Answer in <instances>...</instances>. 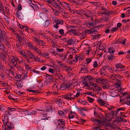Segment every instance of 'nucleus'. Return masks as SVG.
<instances>
[{
  "instance_id": "49",
  "label": "nucleus",
  "mask_w": 130,
  "mask_h": 130,
  "mask_svg": "<svg viewBox=\"0 0 130 130\" xmlns=\"http://www.w3.org/2000/svg\"><path fill=\"white\" fill-rule=\"evenodd\" d=\"M17 87L19 88H21L23 86L22 85H21L22 83H20V82H19L18 83H17Z\"/></svg>"
},
{
  "instance_id": "63",
  "label": "nucleus",
  "mask_w": 130,
  "mask_h": 130,
  "mask_svg": "<svg viewBox=\"0 0 130 130\" xmlns=\"http://www.w3.org/2000/svg\"><path fill=\"white\" fill-rule=\"evenodd\" d=\"M17 8L19 11H20L22 9V6L20 4H19Z\"/></svg>"
},
{
  "instance_id": "9",
  "label": "nucleus",
  "mask_w": 130,
  "mask_h": 130,
  "mask_svg": "<svg viewBox=\"0 0 130 130\" xmlns=\"http://www.w3.org/2000/svg\"><path fill=\"white\" fill-rule=\"evenodd\" d=\"M69 32H70V34H72L73 35H76L77 36H79L80 35L79 33L77 31L74 29H70L69 30Z\"/></svg>"
},
{
  "instance_id": "44",
  "label": "nucleus",
  "mask_w": 130,
  "mask_h": 130,
  "mask_svg": "<svg viewBox=\"0 0 130 130\" xmlns=\"http://www.w3.org/2000/svg\"><path fill=\"white\" fill-rule=\"evenodd\" d=\"M36 53L39 54L40 55L41 52V51L40 50L36 47V48L34 49V50Z\"/></svg>"
},
{
  "instance_id": "58",
  "label": "nucleus",
  "mask_w": 130,
  "mask_h": 130,
  "mask_svg": "<svg viewBox=\"0 0 130 130\" xmlns=\"http://www.w3.org/2000/svg\"><path fill=\"white\" fill-rule=\"evenodd\" d=\"M30 113L31 115L36 114L37 113V112L35 110H31L30 111Z\"/></svg>"
},
{
  "instance_id": "16",
  "label": "nucleus",
  "mask_w": 130,
  "mask_h": 130,
  "mask_svg": "<svg viewBox=\"0 0 130 130\" xmlns=\"http://www.w3.org/2000/svg\"><path fill=\"white\" fill-rule=\"evenodd\" d=\"M5 125H6L7 126L9 130H11V129H12V126L13 125L10 122H7Z\"/></svg>"
},
{
  "instance_id": "3",
  "label": "nucleus",
  "mask_w": 130,
  "mask_h": 130,
  "mask_svg": "<svg viewBox=\"0 0 130 130\" xmlns=\"http://www.w3.org/2000/svg\"><path fill=\"white\" fill-rule=\"evenodd\" d=\"M128 98L127 97H124L122 100L120 99V102L122 103L123 104H126L128 105H130V100H129L128 98L130 99V96H128Z\"/></svg>"
},
{
  "instance_id": "13",
  "label": "nucleus",
  "mask_w": 130,
  "mask_h": 130,
  "mask_svg": "<svg viewBox=\"0 0 130 130\" xmlns=\"http://www.w3.org/2000/svg\"><path fill=\"white\" fill-rule=\"evenodd\" d=\"M112 77L114 78H115L117 80V82L118 83L121 81L120 79H121L122 77L119 74H113Z\"/></svg>"
},
{
  "instance_id": "38",
  "label": "nucleus",
  "mask_w": 130,
  "mask_h": 130,
  "mask_svg": "<svg viewBox=\"0 0 130 130\" xmlns=\"http://www.w3.org/2000/svg\"><path fill=\"white\" fill-rule=\"evenodd\" d=\"M5 116L6 117H8V116H10L11 114V113L8 111H5Z\"/></svg>"
},
{
  "instance_id": "54",
  "label": "nucleus",
  "mask_w": 130,
  "mask_h": 130,
  "mask_svg": "<svg viewBox=\"0 0 130 130\" xmlns=\"http://www.w3.org/2000/svg\"><path fill=\"white\" fill-rule=\"evenodd\" d=\"M93 129L94 130H104L101 128L99 126H95L93 127Z\"/></svg>"
},
{
  "instance_id": "11",
  "label": "nucleus",
  "mask_w": 130,
  "mask_h": 130,
  "mask_svg": "<svg viewBox=\"0 0 130 130\" xmlns=\"http://www.w3.org/2000/svg\"><path fill=\"white\" fill-rule=\"evenodd\" d=\"M17 58V57L15 56H12L11 57L9 58V60L10 64L12 65L14 64L16 61V59Z\"/></svg>"
},
{
  "instance_id": "1",
  "label": "nucleus",
  "mask_w": 130,
  "mask_h": 130,
  "mask_svg": "<svg viewBox=\"0 0 130 130\" xmlns=\"http://www.w3.org/2000/svg\"><path fill=\"white\" fill-rule=\"evenodd\" d=\"M65 3L62 2H60L59 0H56L52 4V6H53L55 8L58 9L59 10L63 9L61 8L60 5H63V3Z\"/></svg>"
},
{
  "instance_id": "2",
  "label": "nucleus",
  "mask_w": 130,
  "mask_h": 130,
  "mask_svg": "<svg viewBox=\"0 0 130 130\" xmlns=\"http://www.w3.org/2000/svg\"><path fill=\"white\" fill-rule=\"evenodd\" d=\"M46 80L49 83H53V85H56L58 84L56 80L54 79L53 77L48 74H46Z\"/></svg>"
},
{
  "instance_id": "50",
  "label": "nucleus",
  "mask_w": 130,
  "mask_h": 130,
  "mask_svg": "<svg viewBox=\"0 0 130 130\" xmlns=\"http://www.w3.org/2000/svg\"><path fill=\"white\" fill-rule=\"evenodd\" d=\"M34 60L35 61H38L39 62H41L40 61V59L37 56L35 57V58H34Z\"/></svg>"
},
{
  "instance_id": "18",
  "label": "nucleus",
  "mask_w": 130,
  "mask_h": 130,
  "mask_svg": "<svg viewBox=\"0 0 130 130\" xmlns=\"http://www.w3.org/2000/svg\"><path fill=\"white\" fill-rule=\"evenodd\" d=\"M21 76L20 74H17L16 73L15 76V78L17 79L16 81L18 82L21 81Z\"/></svg>"
},
{
  "instance_id": "43",
  "label": "nucleus",
  "mask_w": 130,
  "mask_h": 130,
  "mask_svg": "<svg viewBox=\"0 0 130 130\" xmlns=\"http://www.w3.org/2000/svg\"><path fill=\"white\" fill-rule=\"evenodd\" d=\"M87 98L88 99V101L90 103H92L94 100L93 99L90 98L89 97H88Z\"/></svg>"
},
{
  "instance_id": "26",
  "label": "nucleus",
  "mask_w": 130,
  "mask_h": 130,
  "mask_svg": "<svg viewBox=\"0 0 130 130\" xmlns=\"http://www.w3.org/2000/svg\"><path fill=\"white\" fill-rule=\"evenodd\" d=\"M6 48L5 47L4 45L1 43V41L0 42V49L3 51L4 52H5V49Z\"/></svg>"
},
{
  "instance_id": "62",
  "label": "nucleus",
  "mask_w": 130,
  "mask_h": 130,
  "mask_svg": "<svg viewBox=\"0 0 130 130\" xmlns=\"http://www.w3.org/2000/svg\"><path fill=\"white\" fill-rule=\"evenodd\" d=\"M24 51H24L22 49V50L21 51H18V52L19 53H20L21 55L23 56L25 53Z\"/></svg>"
},
{
  "instance_id": "10",
  "label": "nucleus",
  "mask_w": 130,
  "mask_h": 130,
  "mask_svg": "<svg viewBox=\"0 0 130 130\" xmlns=\"http://www.w3.org/2000/svg\"><path fill=\"white\" fill-rule=\"evenodd\" d=\"M93 123L97 125L103 124V122L101 121L100 120H98L95 119H92L91 120Z\"/></svg>"
},
{
  "instance_id": "17",
  "label": "nucleus",
  "mask_w": 130,
  "mask_h": 130,
  "mask_svg": "<svg viewBox=\"0 0 130 130\" xmlns=\"http://www.w3.org/2000/svg\"><path fill=\"white\" fill-rule=\"evenodd\" d=\"M115 67L117 69L119 68L122 69L125 68V66L124 65L121 63H117L115 65Z\"/></svg>"
},
{
  "instance_id": "53",
  "label": "nucleus",
  "mask_w": 130,
  "mask_h": 130,
  "mask_svg": "<svg viewBox=\"0 0 130 130\" xmlns=\"http://www.w3.org/2000/svg\"><path fill=\"white\" fill-rule=\"evenodd\" d=\"M78 60H79V61L80 62L83 60V57L82 56H77Z\"/></svg>"
},
{
  "instance_id": "6",
  "label": "nucleus",
  "mask_w": 130,
  "mask_h": 130,
  "mask_svg": "<svg viewBox=\"0 0 130 130\" xmlns=\"http://www.w3.org/2000/svg\"><path fill=\"white\" fill-rule=\"evenodd\" d=\"M58 84L56 85H53L52 87V89L53 91V94L55 95H58V93L57 92L58 91Z\"/></svg>"
},
{
  "instance_id": "8",
  "label": "nucleus",
  "mask_w": 130,
  "mask_h": 130,
  "mask_svg": "<svg viewBox=\"0 0 130 130\" xmlns=\"http://www.w3.org/2000/svg\"><path fill=\"white\" fill-rule=\"evenodd\" d=\"M118 91H119L118 90H115L112 91H110L109 92L110 93L109 95L110 96L114 97L117 96L118 95L119 96L118 93Z\"/></svg>"
},
{
  "instance_id": "60",
  "label": "nucleus",
  "mask_w": 130,
  "mask_h": 130,
  "mask_svg": "<svg viewBox=\"0 0 130 130\" xmlns=\"http://www.w3.org/2000/svg\"><path fill=\"white\" fill-rule=\"evenodd\" d=\"M85 82H84L83 83V84H85L84 86L86 87H89L90 86V85L88 83L86 82V81Z\"/></svg>"
},
{
  "instance_id": "34",
  "label": "nucleus",
  "mask_w": 130,
  "mask_h": 130,
  "mask_svg": "<svg viewBox=\"0 0 130 130\" xmlns=\"http://www.w3.org/2000/svg\"><path fill=\"white\" fill-rule=\"evenodd\" d=\"M58 113L59 115L62 117H63L64 116V113L61 110H59L58 111Z\"/></svg>"
},
{
  "instance_id": "52",
  "label": "nucleus",
  "mask_w": 130,
  "mask_h": 130,
  "mask_svg": "<svg viewBox=\"0 0 130 130\" xmlns=\"http://www.w3.org/2000/svg\"><path fill=\"white\" fill-rule=\"evenodd\" d=\"M121 117H120L118 116L117 117L115 118L116 120L119 122H121Z\"/></svg>"
},
{
  "instance_id": "51",
  "label": "nucleus",
  "mask_w": 130,
  "mask_h": 130,
  "mask_svg": "<svg viewBox=\"0 0 130 130\" xmlns=\"http://www.w3.org/2000/svg\"><path fill=\"white\" fill-rule=\"evenodd\" d=\"M117 112L118 113V112L121 110H125L124 108L123 107H122L121 108H119L118 109H117Z\"/></svg>"
},
{
  "instance_id": "5",
  "label": "nucleus",
  "mask_w": 130,
  "mask_h": 130,
  "mask_svg": "<svg viewBox=\"0 0 130 130\" xmlns=\"http://www.w3.org/2000/svg\"><path fill=\"white\" fill-rule=\"evenodd\" d=\"M65 120L61 119L57 120L58 127L59 126L61 127H63L65 126Z\"/></svg>"
},
{
  "instance_id": "21",
  "label": "nucleus",
  "mask_w": 130,
  "mask_h": 130,
  "mask_svg": "<svg viewBox=\"0 0 130 130\" xmlns=\"http://www.w3.org/2000/svg\"><path fill=\"white\" fill-rule=\"evenodd\" d=\"M108 52L110 54H113L115 53V50L112 47H110L108 49Z\"/></svg>"
},
{
  "instance_id": "29",
  "label": "nucleus",
  "mask_w": 130,
  "mask_h": 130,
  "mask_svg": "<svg viewBox=\"0 0 130 130\" xmlns=\"http://www.w3.org/2000/svg\"><path fill=\"white\" fill-rule=\"evenodd\" d=\"M91 79V77L90 76H87L86 77H84L83 78L84 81H87Z\"/></svg>"
},
{
  "instance_id": "39",
  "label": "nucleus",
  "mask_w": 130,
  "mask_h": 130,
  "mask_svg": "<svg viewBox=\"0 0 130 130\" xmlns=\"http://www.w3.org/2000/svg\"><path fill=\"white\" fill-rule=\"evenodd\" d=\"M98 65L97 61H95L94 62L93 64V67L94 68H96L98 67Z\"/></svg>"
},
{
  "instance_id": "48",
  "label": "nucleus",
  "mask_w": 130,
  "mask_h": 130,
  "mask_svg": "<svg viewBox=\"0 0 130 130\" xmlns=\"http://www.w3.org/2000/svg\"><path fill=\"white\" fill-rule=\"evenodd\" d=\"M54 14L56 16H58L59 15V12L57 10H56L54 12H53Z\"/></svg>"
},
{
  "instance_id": "36",
  "label": "nucleus",
  "mask_w": 130,
  "mask_h": 130,
  "mask_svg": "<svg viewBox=\"0 0 130 130\" xmlns=\"http://www.w3.org/2000/svg\"><path fill=\"white\" fill-rule=\"evenodd\" d=\"M45 25H44L45 27H47L49 24L50 23L49 20L48 19L46 20L45 21Z\"/></svg>"
},
{
  "instance_id": "12",
  "label": "nucleus",
  "mask_w": 130,
  "mask_h": 130,
  "mask_svg": "<svg viewBox=\"0 0 130 130\" xmlns=\"http://www.w3.org/2000/svg\"><path fill=\"white\" fill-rule=\"evenodd\" d=\"M0 12L3 14H5L4 5L1 0H0Z\"/></svg>"
},
{
  "instance_id": "25",
  "label": "nucleus",
  "mask_w": 130,
  "mask_h": 130,
  "mask_svg": "<svg viewBox=\"0 0 130 130\" xmlns=\"http://www.w3.org/2000/svg\"><path fill=\"white\" fill-rule=\"evenodd\" d=\"M77 102L84 105H85L86 103H87L86 100H81L80 99L78 100Z\"/></svg>"
},
{
  "instance_id": "42",
  "label": "nucleus",
  "mask_w": 130,
  "mask_h": 130,
  "mask_svg": "<svg viewBox=\"0 0 130 130\" xmlns=\"http://www.w3.org/2000/svg\"><path fill=\"white\" fill-rule=\"evenodd\" d=\"M102 80V78H98L96 79V82L98 84H101L102 82L101 81Z\"/></svg>"
},
{
  "instance_id": "15",
  "label": "nucleus",
  "mask_w": 130,
  "mask_h": 130,
  "mask_svg": "<svg viewBox=\"0 0 130 130\" xmlns=\"http://www.w3.org/2000/svg\"><path fill=\"white\" fill-rule=\"evenodd\" d=\"M94 115L95 116L100 119H102L103 118V116L102 113L96 112L95 111H94Z\"/></svg>"
},
{
  "instance_id": "64",
  "label": "nucleus",
  "mask_w": 130,
  "mask_h": 130,
  "mask_svg": "<svg viewBox=\"0 0 130 130\" xmlns=\"http://www.w3.org/2000/svg\"><path fill=\"white\" fill-rule=\"evenodd\" d=\"M118 29V28L117 27H115L112 28V29L111 30V32H113L115 31H116Z\"/></svg>"
},
{
  "instance_id": "14",
  "label": "nucleus",
  "mask_w": 130,
  "mask_h": 130,
  "mask_svg": "<svg viewBox=\"0 0 130 130\" xmlns=\"http://www.w3.org/2000/svg\"><path fill=\"white\" fill-rule=\"evenodd\" d=\"M118 114V113L117 111L114 110H112L111 111H110L109 113H108L109 116L111 115L113 117H116Z\"/></svg>"
},
{
  "instance_id": "27",
  "label": "nucleus",
  "mask_w": 130,
  "mask_h": 130,
  "mask_svg": "<svg viewBox=\"0 0 130 130\" xmlns=\"http://www.w3.org/2000/svg\"><path fill=\"white\" fill-rule=\"evenodd\" d=\"M68 45H70L73 44L75 42L74 41L70 39L69 40H67V41Z\"/></svg>"
},
{
  "instance_id": "4",
  "label": "nucleus",
  "mask_w": 130,
  "mask_h": 130,
  "mask_svg": "<svg viewBox=\"0 0 130 130\" xmlns=\"http://www.w3.org/2000/svg\"><path fill=\"white\" fill-rule=\"evenodd\" d=\"M74 95L72 94L68 93L64 95L63 97L64 98L69 100H73L74 99Z\"/></svg>"
},
{
  "instance_id": "47",
  "label": "nucleus",
  "mask_w": 130,
  "mask_h": 130,
  "mask_svg": "<svg viewBox=\"0 0 130 130\" xmlns=\"http://www.w3.org/2000/svg\"><path fill=\"white\" fill-rule=\"evenodd\" d=\"M28 55H29L30 57L29 58L30 59H31L32 58H34V59L35 58V56L34 55L30 52L29 53V54H28Z\"/></svg>"
},
{
  "instance_id": "33",
  "label": "nucleus",
  "mask_w": 130,
  "mask_h": 130,
  "mask_svg": "<svg viewBox=\"0 0 130 130\" xmlns=\"http://www.w3.org/2000/svg\"><path fill=\"white\" fill-rule=\"evenodd\" d=\"M73 113H74L75 114V113L74 112H72V111H71L70 114L69 115V117L70 119H73L74 118V116L72 115Z\"/></svg>"
},
{
  "instance_id": "46",
  "label": "nucleus",
  "mask_w": 130,
  "mask_h": 130,
  "mask_svg": "<svg viewBox=\"0 0 130 130\" xmlns=\"http://www.w3.org/2000/svg\"><path fill=\"white\" fill-rule=\"evenodd\" d=\"M5 43L6 44V45L7 46H8L9 47H10L11 45L10 44L9 42L8 41H7V40H6L5 41Z\"/></svg>"
},
{
  "instance_id": "55",
  "label": "nucleus",
  "mask_w": 130,
  "mask_h": 130,
  "mask_svg": "<svg viewBox=\"0 0 130 130\" xmlns=\"http://www.w3.org/2000/svg\"><path fill=\"white\" fill-rule=\"evenodd\" d=\"M82 45H84L85 46H87V48L89 49H91V47L90 46L89 44L88 43H85L84 44H83Z\"/></svg>"
},
{
  "instance_id": "56",
  "label": "nucleus",
  "mask_w": 130,
  "mask_h": 130,
  "mask_svg": "<svg viewBox=\"0 0 130 130\" xmlns=\"http://www.w3.org/2000/svg\"><path fill=\"white\" fill-rule=\"evenodd\" d=\"M33 9L35 11H37L39 9V7L38 5L36 4L34 6V7L33 8Z\"/></svg>"
},
{
  "instance_id": "41",
  "label": "nucleus",
  "mask_w": 130,
  "mask_h": 130,
  "mask_svg": "<svg viewBox=\"0 0 130 130\" xmlns=\"http://www.w3.org/2000/svg\"><path fill=\"white\" fill-rule=\"evenodd\" d=\"M25 66L26 70L27 71H28L29 70H30V69H31V68L29 67V66L28 64H25Z\"/></svg>"
},
{
  "instance_id": "7",
  "label": "nucleus",
  "mask_w": 130,
  "mask_h": 130,
  "mask_svg": "<svg viewBox=\"0 0 130 130\" xmlns=\"http://www.w3.org/2000/svg\"><path fill=\"white\" fill-rule=\"evenodd\" d=\"M34 38L36 42L40 46H44L45 45V43L44 42L34 37Z\"/></svg>"
},
{
  "instance_id": "24",
  "label": "nucleus",
  "mask_w": 130,
  "mask_h": 130,
  "mask_svg": "<svg viewBox=\"0 0 130 130\" xmlns=\"http://www.w3.org/2000/svg\"><path fill=\"white\" fill-rule=\"evenodd\" d=\"M83 14L85 16L88 18V19H89V18H90V19H91L92 20L93 19L92 17L90 16L91 14H89L87 13H86V12H83Z\"/></svg>"
},
{
  "instance_id": "22",
  "label": "nucleus",
  "mask_w": 130,
  "mask_h": 130,
  "mask_svg": "<svg viewBox=\"0 0 130 130\" xmlns=\"http://www.w3.org/2000/svg\"><path fill=\"white\" fill-rule=\"evenodd\" d=\"M92 86H94V87L95 88V89L97 91H101L102 90V88L101 87H98L97 86H96V84H92Z\"/></svg>"
},
{
  "instance_id": "37",
  "label": "nucleus",
  "mask_w": 130,
  "mask_h": 130,
  "mask_svg": "<svg viewBox=\"0 0 130 130\" xmlns=\"http://www.w3.org/2000/svg\"><path fill=\"white\" fill-rule=\"evenodd\" d=\"M84 33L85 34H91V29H87L85 30L84 32Z\"/></svg>"
},
{
  "instance_id": "59",
  "label": "nucleus",
  "mask_w": 130,
  "mask_h": 130,
  "mask_svg": "<svg viewBox=\"0 0 130 130\" xmlns=\"http://www.w3.org/2000/svg\"><path fill=\"white\" fill-rule=\"evenodd\" d=\"M107 58L108 59L111 60L114 58V56L112 55H108Z\"/></svg>"
},
{
  "instance_id": "45",
  "label": "nucleus",
  "mask_w": 130,
  "mask_h": 130,
  "mask_svg": "<svg viewBox=\"0 0 130 130\" xmlns=\"http://www.w3.org/2000/svg\"><path fill=\"white\" fill-rule=\"evenodd\" d=\"M72 121L73 122H74L78 124L79 123L78 121V120L75 118H73Z\"/></svg>"
},
{
  "instance_id": "57",
  "label": "nucleus",
  "mask_w": 130,
  "mask_h": 130,
  "mask_svg": "<svg viewBox=\"0 0 130 130\" xmlns=\"http://www.w3.org/2000/svg\"><path fill=\"white\" fill-rule=\"evenodd\" d=\"M115 107L113 106H109L107 107L108 109L109 110V111H111L112 110V109L114 108Z\"/></svg>"
},
{
  "instance_id": "32",
  "label": "nucleus",
  "mask_w": 130,
  "mask_h": 130,
  "mask_svg": "<svg viewBox=\"0 0 130 130\" xmlns=\"http://www.w3.org/2000/svg\"><path fill=\"white\" fill-rule=\"evenodd\" d=\"M103 69H104L106 70H107L109 71L110 70H112L111 67H110V66L108 65H106L104 66V67L103 68Z\"/></svg>"
},
{
  "instance_id": "30",
  "label": "nucleus",
  "mask_w": 130,
  "mask_h": 130,
  "mask_svg": "<svg viewBox=\"0 0 130 130\" xmlns=\"http://www.w3.org/2000/svg\"><path fill=\"white\" fill-rule=\"evenodd\" d=\"M28 91L30 92H32V93H34L35 94H36L39 93V92H38V91L37 90H32L29 89H28Z\"/></svg>"
},
{
  "instance_id": "23",
  "label": "nucleus",
  "mask_w": 130,
  "mask_h": 130,
  "mask_svg": "<svg viewBox=\"0 0 130 130\" xmlns=\"http://www.w3.org/2000/svg\"><path fill=\"white\" fill-rule=\"evenodd\" d=\"M97 102L101 105L103 106L105 101H104L103 100L100 99L97 100Z\"/></svg>"
},
{
  "instance_id": "35",
  "label": "nucleus",
  "mask_w": 130,
  "mask_h": 130,
  "mask_svg": "<svg viewBox=\"0 0 130 130\" xmlns=\"http://www.w3.org/2000/svg\"><path fill=\"white\" fill-rule=\"evenodd\" d=\"M56 24H63V21L61 20H58L57 21L55 22Z\"/></svg>"
},
{
  "instance_id": "61",
  "label": "nucleus",
  "mask_w": 130,
  "mask_h": 130,
  "mask_svg": "<svg viewBox=\"0 0 130 130\" xmlns=\"http://www.w3.org/2000/svg\"><path fill=\"white\" fill-rule=\"evenodd\" d=\"M59 32L61 35H62L64 34V30L62 29H59Z\"/></svg>"
},
{
  "instance_id": "20",
  "label": "nucleus",
  "mask_w": 130,
  "mask_h": 130,
  "mask_svg": "<svg viewBox=\"0 0 130 130\" xmlns=\"http://www.w3.org/2000/svg\"><path fill=\"white\" fill-rule=\"evenodd\" d=\"M94 23H92V22H89L88 23H86V25L87 27L89 28L91 26H94Z\"/></svg>"
},
{
  "instance_id": "28",
  "label": "nucleus",
  "mask_w": 130,
  "mask_h": 130,
  "mask_svg": "<svg viewBox=\"0 0 130 130\" xmlns=\"http://www.w3.org/2000/svg\"><path fill=\"white\" fill-rule=\"evenodd\" d=\"M0 57L2 59H3V58H7V55L6 53H0Z\"/></svg>"
},
{
  "instance_id": "19",
  "label": "nucleus",
  "mask_w": 130,
  "mask_h": 130,
  "mask_svg": "<svg viewBox=\"0 0 130 130\" xmlns=\"http://www.w3.org/2000/svg\"><path fill=\"white\" fill-rule=\"evenodd\" d=\"M16 45L17 47V51L22 50V46L21 45V44H19L17 43L16 44Z\"/></svg>"
},
{
  "instance_id": "31",
  "label": "nucleus",
  "mask_w": 130,
  "mask_h": 130,
  "mask_svg": "<svg viewBox=\"0 0 130 130\" xmlns=\"http://www.w3.org/2000/svg\"><path fill=\"white\" fill-rule=\"evenodd\" d=\"M92 61V59L91 58H88L86 59V61L87 62L86 63L88 64L90 63Z\"/></svg>"
},
{
  "instance_id": "40",
  "label": "nucleus",
  "mask_w": 130,
  "mask_h": 130,
  "mask_svg": "<svg viewBox=\"0 0 130 130\" xmlns=\"http://www.w3.org/2000/svg\"><path fill=\"white\" fill-rule=\"evenodd\" d=\"M99 48L100 50H103L105 48L104 47L103 44H101L99 46Z\"/></svg>"
}]
</instances>
